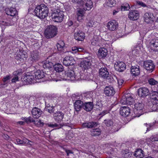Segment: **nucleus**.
Masks as SVG:
<instances>
[{"mask_svg": "<svg viewBox=\"0 0 158 158\" xmlns=\"http://www.w3.org/2000/svg\"><path fill=\"white\" fill-rule=\"evenodd\" d=\"M114 67L116 70L120 72H123L126 69V64L122 61H118L116 62Z\"/></svg>", "mask_w": 158, "mask_h": 158, "instance_id": "f8f14e48", "label": "nucleus"}, {"mask_svg": "<svg viewBox=\"0 0 158 158\" xmlns=\"http://www.w3.org/2000/svg\"><path fill=\"white\" fill-rule=\"evenodd\" d=\"M22 69H19L14 71L13 73V74L15 76L18 77V76H19L22 74Z\"/></svg>", "mask_w": 158, "mask_h": 158, "instance_id": "5fc2aeb1", "label": "nucleus"}, {"mask_svg": "<svg viewBox=\"0 0 158 158\" xmlns=\"http://www.w3.org/2000/svg\"><path fill=\"white\" fill-rule=\"evenodd\" d=\"M109 113V111L107 110H103L102 111L100 114H99V115H101V116L102 117L105 114L108 113Z\"/></svg>", "mask_w": 158, "mask_h": 158, "instance_id": "338daca9", "label": "nucleus"}, {"mask_svg": "<svg viewBox=\"0 0 158 158\" xmlns=\"http://www.w3.org/2000/svg\"><path fill=\"white\" fill-rule=\"evenodd\" d=\"M23 79V81H25L27 84L34 83L36 81L34 74H32L30 73L25 74Z\"/></svg>", "mask_w": 158, "mask_h": 158, "instance_id": "6e6552de", "label": "nucleus"}, {"mask_svg": "<svg viewBox=\"0 0 158 158\" xmlns=\"http://www.w3.org/2000/svg\"><path fill=\"white\" fill-rule=\"evenodd\" d=\"M18 54H16V53L15 54V58L18 60H19L20 61H22L23 60V58L22 56H19L18 55Z\"/></svg>", "mask_w": 158, "mask_h": 158, "instance_id": "680f3d73", "label": "nucleus"}, {"mask_svg": "<svg viewBox=\"0 0 158 158\" xmlns=\"http://www.w3.org/2000/svg\"><path fill=\"white\" fill-rule=\"evenodd\" d=\"M104 93L108 97L113 96L115 94V91L113 87L110 85L106 86L104 89Z\"/></svg>", "mask_w": 158, "mask_h": 158, "instance_id": "dca6fc26", "label": "nucleus"}, {"mask_svg": "<svg viewBox=\"0 0 158 158\" xmlns=\"http://www.w3.org/2000/svg\"><path fill=\"white\" fill-rule=\"evenodd\" d=\"M144 21L148 23H151L153 22V15L149 12L146 13L144 15Z\"/></svg>", "mask_w": 158, "mask_h": 158, "instance_id": "b1692460", "label": "nucleus"}, {"mask_svg": "<svg viewBox=\"0 0 158 158\" xmlns=\"http://www.w3.org/2000/svg\"><path fill=\"white\" fill-rule=\"evenodd\" d=\"M92 61V58L89 56L86 57L81 61L80 63V67L84 69H87L90 68L91 63Z\"/></svg>", "mask_w": 158, "mask_h": 158, "instance_id": "423d86ee", "label": "nucleus"}, {"mask_svg": "<svg viewBox=\"0 0 158 158\" xmlns=\"http://www.w3.org/2000/svg\"><path fill=\"white\" fill-rule=\"evenodd\" d=\"M131 153L128 150H124L122 151V156L125 158H129L131 157Z\"/></svg>", "mask_w": 158, "mask_h": 158, "instance_id": "58836bf2", "label": "nucleus"}, {"mask_svg": "<svg viewBox=\"0 0 158 158\" xmlns=\"http://www.w3.org/2000/svg\"><path fill=\"white\" fill-rule=\"evenodd\" d=\"M134 48L136 49H141L142 48H143V47L141 44H136Z\"/></svg>", "mask_w": 158, "mask_h": 158, "instance_id": "774afa93", "label": "nucleus"}, {"mask_svg": "<svg viewBox=\"0 0 158 158\" xmlns=\"http://www.w3.org/2000/svg\"><path fill=\"white\" fill-rule=\"evenodd\" d=\"M97 22L94 21L93 19H92L88 21L86 23V26L88 27H92L95 26V25Z\"/></svg>", "mask_w": 158, "mask_h": 158, "instance_id": "79ce46f5", "label": "nucleus"}, {"mask_svg": "<svg viewBox=\"0 0 158 158\" xmlns=\"http://www.w3.org/2000/svg\"><path fill=\"white\" fill-rule=\"evenodd\" d=\"M118 26V24L117 21L115 20H112L107 23L106 27L108 30L114 31L117 28Z\"/></svg>", "mask_w": 158, "mask_h": 158, "instance_id": "ddd939ff", "label": "nucleus"}, {"mask_svg": "<svg viewBox=\"0 0 158 158\" xmlns=\"http://www.w3.org/2000/svg\"><path fill=\"white\" fill-rule=\"evenodd\" d=\"M103 123L107 127L111 126L114 123L113 121L111 119H105Z\"/></svg>", "mask_w": 158, "mask_h": 158, "instance_id": "a18cd8bd", "label": "nucleus"}, {"mask_svg": "<svg viewBox=\"0 0 158 158\" xmlns=\"http://www.w3.org/2000/svg\"><path fill=\"white\" fill-rule=\"evenodd\" d=\"M134 156L137 158H142L144 156V152L141 149L138 148L135 151Z\"/></svg>", "mask_w": 158, "mask_h": 158, "instance_id": "c756f323", "label": "nucleus"}, {"mask_svg": "<svg viewBox=\"0 0 158 158\" xmlns=\"http://www.w3.org/2000/svg\"><path fill=\"white\" fill-rule=\"evenodd\" d=\"M93 2L91 0H83L80 4L82 6L84 10H89L93 7Z\"/></svg>", "mask_w": 158, "mask_h": 158, "instance_id": "1a4fd4ad", "label": "nucleus"}, {"mask_svg": "<svg viewBox=\"0 0 158 158\" xmlns=\"http://www.w3.org/2000/svg\"><path fill=\"white\" fill-rule=\"evenodd\" d=\"M6 13L8 15L11 16H15L17 14V11L15 8L10 7L6 10Z\"/></svg>", "mask_w": 158, "mask_h": 158, "instance_id": "2f4dec72", "label": "nucleus"}, {"mask_svg": "<svg viewBox=\"0 0 158 158\" xmlns=\"http://www.w3.org/2000/svg\"><path fill=\"white\" fill-rule=\"evenodd\" d=\"M47 60H49V62H50L51 63H52V64L53 66L56 64V59L54 56H49Z\"/></svg>", "mask_w": 158, "mask_h": 158, "instance_id": "a19ab883", "label": "nucleus"}, {"mask_svg": "<svg viewBox=\"0 0 158 158\" xmlns=\"http://www.w3.org/2000/svg\"><path fill=\"white\" fill-rule=\"evenodd\" d=\"M143 104L140 103H137L134 105V107L135 110V112L138 114V117L143 114Z\"/></svg>", "mask_w": 158, "mask_h": 158, "instance_id": "4468645a", "label": "nucleus"}, {"mask_svg": "<svg viewBox=\"0 0 158 158\" xmlns=\"http://www.w3.org/2000/svg\"><path fill=\"white\" fill-rule=\"evenodd\" d=\"M40 58V53L37 50L32 51L31 53V60L32 62H35Z\"/></svg>", "mask_w": 158, "mask_h": 158, "instance_id": "412c9836", "label": "nucleus"}, {"mask_svg": "<svg viewBox=\"0 0 158 158\" xmlns=\"http://www.w3.org/2000/svg\"><path fill=\"white\" fill-rule=\"evenodd\" d=\"M75 63L74 58L71 56L65 57L63 60V64L66 66L73 65Z\"/></svg>", "mask_w": 158, "mask_h": 158, "instance_id": "9b49d317", "label": "nucleus"}, {"mask_svg": "<svg viewBox=\"0 0 158 158\" xmlns=\"http://www.w3.org/2000/svg\"><path fill=\"white\" fill-rule=\"evenodd\" d=\"M70 67L68 69L65 71L64 73H62L60 76L61 78L63 80L74 81L77 80L78 78L75 75V73L73 69Z\"/></svg>", "mask_w": 158, "mask_h": 158, "instance_id": "f03ea898", "label": "nucleus"}, {"mask_svg": "<svg viewBox=\"0 0 158 158\" xmlns=\"http://www.w3.org/2000/svg\"><path fill=\"white\" fill-rule=\"evenodd\" d=\"M84 103L81 100H77L74 103V107L77 112L80 111L83 108Z\"/></svg>", "mask_w": 158, "mask_h": 158, "instance_id": "cd10ccee", "label": "nucleus"}, {"mask_svg": "<svg viewBox=\"0 0 158 158\" xmlns=\"http://www.w3.org/2000/svg\"><path fill=\"white\" fill-rule=\"evenodd\" d=\"M139 13L137 10H131L130 11L128 17L131 20H135L139 18Z\"/></svg>", "mask_w": 158, "mask_h": 158, "instance_id": "4be33fe9", "label": "nucleus"}, {"mask_svg": "<svg viewBox=\"0 0 158 158\" xmlns=\"http://www.w3.org/2000/svg\"><path fill=\"white\" fill-rule=\"evenodd\" d=\"M52 17L53 21L57 23H60L64 18V14L62 11L58 10L52 13Z\"/></svg>", "mask_w": 158, "mask_h": 158, "instance_id": "39448f33", "label": "nucleus"}, {"mask_svg": "<svg viewBox=\"0 0 158 158\" xmlns=\"http://www.w3.org/2000/svg\"><path fill=\"white\" fill-rule=\"evenodd\" d=\"M35 81L36 80L43 79L42 81H40L39 82L41 81L43 82L46 81L45 77L46 75H47L46 74L44 73L43 71H41L40 70H38L37 71L33 73Z\"/></svg>", "mask_w": 158, "mask_h": 158, "instance_id": "9d476101", "label": "nucleus"}, {"mask_svg": "<svg viewBox=\"0 0 158 158\" xmlns=\"http://www.w3.org/2000/svg\"><path fill=\"white\" fill-rule=\"evenodd\" d=\"M156 101L153 103L152 101L149 102L147 104V107L151 111H158Z\"/></svg>", "mask_w": 158, "mask_h": 158, "instance_id": "5701e85b", "label": "nucleus"}, {"mask_svg": "<svg viewBox=\"0 0 158 158\" xmlns=\"http://www.w3.org/2000/svg\"><path fill=\"white\" fill-rule=\"evenodd\" d=\"M81 96L78 95H76L75 94H73L71 98L73 101H77V100H80Z\"/></svg>", "mask_w": 158, "mask_h": 158, "instance_id": "864d4df0", "label": "nucleus"}, {"mask_svg": "<svg viewBox=\"0 0 158 158\" xmlns=\"http://www.w3.org/2000/svg\"><path fill=\"white\" fill-rule=\"evenodd\" d=\"M43 67L44 68H48V69H50L53 68V66L52 64V63H51L50 62H49V60H46V61L44 63Z\"/></svg>", "mask_w": 158, "mask_h": 158, "instance_id": "ea45409f", "label": "nucleus"}, {"mask_svg": "<svg viewBox=\"0 0 158 158\" xmlns=\"http://www.w3.org/2000/svg\"><path fill=\"white\" fill-rule=\"evenodd\" d=\"M25 122L27 123H31V122H35V120L32 118L30 116L28 118H26L25 119Z\"/></svg>", "mask_w": 158, "mask_h": 158, "instance_id": "13d9d810", "label": "nucleus"}, {"mask_svg": "<svg viewBox=\"0 0 158 158\" xmlns=\"http://www.w3.org/2000/svg\"><path fill=\"white\" fill-rule=\"evenodd\" d=\"M155 123V122H154L152 123H149V124H147V123L144 124L145 126L147 127L146 131H147L152 130L154 126Z\"/></svg>", "mask_w": 158, "mask_h": 158, "instance_id": "09e8293b", "label": "nucleus"}, {"mask_svg": "<svg viewBox=\"0 0 158 158\" xmlns=\"http://www.w3.org/2000/svg\"><path fill=\"white\" fill-rule=\"evenodd\" d=\"M81 51L84 52L85 53H89V52L87 51V50H82L81 51H80L79 50H71V51L69 52L73 54H76L78 53V52Z\"/></svg>", "mask_w": 158, "mask_h": 158, "instance_id": "4d7b16f0", "label": "nucleus"}, {"mask_svg": "<svg viewBox=\"0 0 158 158\" xmlns=\"http://www.w3.org/2000/svg\"><path fill=\"white\" fill-rule=\"evenodd\" d=\"M102 46V48H100L99 49H101V48L104 49H108L109 48H111L112 45L110 43H106V44H104Z\"/></svg>", "mask_w": 158, "mask_h": 158, "instance_id": "3c124183", "label": "nucleus"}, {"mask_svg": "<svg viewBox=\"0 0 158 158\" xmlns=\"http://www.w3.org/2000/svg\"><path fill=\"white\" fill-rule=\"evenodd\" d=\"M56 72H62L64 70V67L60 63L56 64L54 66H53Z\"/></svg>", "mask_w": 158, "mask_h": 158, "instance_id": "f704fd0d", "label": "nucleus"}, {"mask_svg": "<svg viewBox=\"0 0 158 158\" xmlns=\"http://www.w3.org/2000/svg\"><path fill=\"white\" fill-rule=\"evenodd\" d=\"M130 109L128 107L122 106L120 109V114L124 117H126L128 116L130 114Z\"/></svg>", "mask_w": 158, "mask_h": 158, "instance_id": "a211bd4d", "label": "nucleus"}, {"mask_svg": "<svg viewBox=\"0 0 158 158\" xmlns=\"http://www.w3.org/2000/svg\"><path fill=\"white\" fill-rule=\"evenodd\" d=\"M150 98L152 99L157 101L158 100V92L156 91H152L150 93Z\"/></svg>", "mask_w": 158, "mask_h": 158, "instance_id": "72a5a7b5", "label": "nucleus"}, {"mask_svg": "<svg viewBox=\"0 0 158 158\" xmlns=\"http://www.w3.org/2000/svg\"><path fill=\"white\" fill-rule=\"evenodd\" d=\"M74 37L76 40L82 41L84 39L85 35L84 33L82 31H79L74 33Z\"/></svg>", "mask_w": 158, "mask_h": 158, "instance_id": "bb28decb", "label": "nucleus"}, {"mask_svg": "<svg viewBox=\"0 0 158 158\" xmlns=\"http://www.w3.org/2000/svg\"><path fill=\"white\" fill-rule=\"evenodd\" d=\"M14 22L12 19L10 20L2 21L0 22V24L5 26H11L14 24Z\"/></svg>", "mask_w": 158, "mask_h": 158, "instance_id": "4c0bfd02", "label": "nucleus"}, {"mask_svg": "<svg viewBox=\"0 0 158 158\" xmlns=\"http://www.w3.org/2000/svg\"><path fill=\"white\" fill-rule=\"evenodd\" d=\"M31 113L33 117L35 118H38L43 114V111L36 107H34L32 110Z\"/></svg>", "mask_w": 158, "mask_h": 158, "instance_id": "aec40b11", "label": "nucleus"}, {"mask_svg": "<svg viewBox=\"0 0 158 158\" xmlns=\"http://www.w3.org/2000/svg\"><path fill=\"white\" fill-rule=\"evenodd\" d=\"M48 126L52 128H56V129L61 128L63 126L61 124H57L54 123H50L46 124Z\"/></svg>", "mask_w": 158, "mask_h": 158, "instance_id": "473e14b6", "label": "nucleus"}, {"mask_svg": "<svg viewBox=\"0 0 158 158\" xmlns=\"http://www.w3.org/2000/svg\"><path fill=\"white\" fill-rule=\"evenodd\" d=\"M83 109L87 111H91L93 109L94 105L93 102H87L84 103Z\"/></svg>", "mask_w": 158, "mask_h": 158, "instance_id": "c85d7f7f", "label": "nucleus"}, {"mask_svg": "<svg viewBox=\"0 0 158 158\" xmlns=\"http://www.w3.org/2000/svg\"><path fill=\"white\" fill-rule=\"evenodd\" d=\"M16 141L18 144H23L26 143L23 140L20 139H16Z\"/></svg>", "mask_w": 158, "mask_h": 158, "instance_id": "e2e57ef3", "label": "nucleus"}, {"mask_svg": "<svg viewBox=\"0 0 158 158\" xmlns=\"http://www.w3.org/2000/svg\"><path fill=\"white\" fill-rule=\"evenodd\" d=\"M57 31V28L55 26H48L44 31V36L47 39L52 38L56 35Z\"/></svg>", "mask_w": 158, "mask_h": 158, "instance_id": "7ed1b4c3", "label": "nucleus"}, {"mask_svg": "<svg viewBox=\"0 0 158 158\" xmlns=\"http://www.w3.org/2000/svg\"><path fill=\"white\" fill-rule=\"evenodd\" d=\"M115 2L114 0H107L105 4L107 6L112 7L115 4Z\"/></svg>", "mask_w": 158, "mask_h": 158, "instance_id": "37998d69", "label": "nucleus"}, {"mask_svg": "<svg viewBox=\"0 0 158 158\" xmlns=\"http://www.w3.org/2000/svg\"><path fill=\"white\" fill-rule=\"evenodd\" d=\"M138 94L141 97H145L149 95L150 92L149 89L146 87L139 88L138 90Z\"/></svg>", "mask_w": 158, "mask_h": 158, "instance_id": "f3484780", "label": "nucleus"}, {"mask_svg": "<svg viewBox=\"0 0 158 158\" xmlns=\"http://www.w3.org/2000/svg\"><path fill=\"white\" fill-rule=\"evenodd\" d=\"M98 124H99L97 122L94 121L87 122L82 124V128H92L96 127Z\"/></svg>", "mask_w": 158, "mask_h": 158, "instance_id": "6ab92c4d", "label": "nucleus"}, {"mask_svg": "<svg viewBox=\"0 0 158 158\" xmlns=\"http://www.w3.org/2000/svg\"><path fill=\"white\" fill-rule=\"evenodd\" d=\"M64 114V113L61 111H56L53 114V118L56 122L60 123L63 121Z\"/></svg>", "mask_w": 158, "mask_h": 158, "instance_id": "2eb2a0df", "label": "nucleus"}, {"mask_svg": "<svg viewBox=\"0 0 158 158\" xmlns=\"http://www.w3.org/2000/svg\"><path fill=\"white\" fill-rule=\"evenodd\" d=\"M99 73L100 76L104 79L107 78L109 74L107 69L106 67L102 68L100 69Z\"/></svg>", "mask_w": 158, "mask_h": 158, "instance_id": "393cba45", "label": "nucleus"}, {"mask_svg": "<svg viewBox=\"0 0 158 158\" xmlns=\"http://www.w3.org/2000/svg\"><path fill=\"white\" fill-rule=\"evenodd\" d=\"M77 11V19L78 21L80 22L84 17V15L85 13V11L83 9H80Z\"/></svg>", "mask_w": 158, "mask_h": 158, "instance_id": "7c9ffc66", "label": "nucleus"}, {"mask_svg": "<svg viewBox=\"0 0 158 158\" xmlns=\"http://www.w3.org/2000/svg\"><path fill=\"white\" fill-rule=\"evenodd\" d=\"M130 8V6L128 3H126L123 4L121 6V10L122 11H125V10H128Z\"/></svg>", "mask_w": 158, "mask_h": 158, "instance_id": "8fccbe9b", "label": "nucleus"}, {"mask_svg": "<svg viewBox=\"0 0 158 158\" xmlns=\"http://www.w3.org/2000/svg\"><path fill=\"white\" fill-rule=\"evenodd\" d=\"M101 130L99 128H97L93 129L92 131H91V135L92 136H98L101 134Z\"/></svg>", "mask_w": 158, "mask_h": 158, "instance_id": "e433bc0d", "label": "nucleus"}, {"mask_svg": "<svg viewBox=\"0 0 158 158\" xmlns=\"http://www.w3.org/2000/svg\"><path fill=\"white\" fill-rule=\"evenodd\" d=\"M140 73L139 67L138 65L132 66L131 68V73L133 77H135L139 75Z\"/></svg>", "mask_w": 158, "mask_h": 158, "instance_id": "a878e982", "label": "nucleus"}, {"mask_svg": "<svg viewBox=\"0 0 158 158\" xmlns=\"http://www.w3.org/2000/svg\"><path fill=\"white\" fill-rule=\"evenodd\" d=\"M150 46L152 48V46L155 47L157 49H158V39H154L151 41Z\"/></svg>", "mask_w": 158, "mask_h": 158, "instance_id": "c03bdc74", "label": "nucleus"}, {"mask_svg": "<svg viewBox=\"0 0 158 158\" xmlns=\"http://www.w3.org/2000/svg\"><path fill=\"white\" fill-rule=\"evenodd\" d=\"M24 50H17V51L16 52V53L17 54H18V55L19 56H23V57L25 58L26 56L25 53H26L25 52H24Z\"/></svg>", "mask_w": 158, "mask_h": 158, "instance_id": "603ef678", "label": "nucleus"}, {"mask_svg": "<svg viewBox=\"0 0 158 158\" xmlns=\"http://www.w3.org/2000/svg\"><path fill=\"white\" fill-rule=\"evenodd\" d=\"M148 82L151 85H154V87L157 84L158 82L153 78H150L148 80Z\"/></svg>", "mask_w": 158, "mask_h": 158, "instance_id": "49530a36", "label": "nucleus"}, {"mask_svg": "<svg viewBox=\"0 0 158 158\" xmlns=\"http://www.w3.org/2000/svg\"><path fill=\"white\" fill-rule=\"evenodd\" d=\"M65 123H63V126H70V125H71V124L70 122V120L69 119H67L66 120H65Z\"/></svg>", "mask_w": 158, "mask_h": 158, "instance_id": "052dcab7", "label": "nucleus"}, {"mask_svg": "<svg viewBox=\"0 0 158 158\" xmlns=\"http://www.w3.org/2000/svg\"><path fill=\"white\" fill-rule=\"evenodd\" d=\"M45 110L48 112L50 113H54V112L55 109L54 107L52 106L48 107L45 108Z\"/></svg>", "mask_w": 158, "mask_h": 158, "instance_id": "6e6d98bb", "label": "nucleus"}, {"mask_svg": "<svg viewBox=\"0 0 158 158\" xmlns=\"http://www.w3.org/2000/svg\"><path fill=\"white\" fill-rule=\"evenodd\" d=\"M120 102L122 105H131L134 104V100L130 94H127L122 96Z\"/></svg>", "mask_w": 158, "mask_h": 158, "instance_id": "20e7f679", "label": "nucleus"}, {"mask_svg": "<svg viewBox=\"0 0 158 158\" xmlns=\"http://www.w3.org/2000/svg\"><path fill=\"white\" fill-rule=\"evenodd\" d=\"M35 15L40 19H44L48 16V7L44 4L38 6L34 10Z\"/></svg>", "mask_w": 158, "mask_h": 158, "instance_id": "f257e3e1", "label": "nucleus"}, {"mask_svg": "<svg viewBox=\"0 0 158 158\" xmlns=\"http://www.w3.org/2000/svg\"><path fill=\"white\" fill-rule=\"evenodd\" d=\"M152 142L158 141V136H152L150 138Z\"/></svg>", "mask_w": 158, "mask_h": 158, "instance_id": "69168bd1", "label": "nucleus"}, {"mask_svg": "<svg viewBox=\"0 0 158 158\" xmlns=\"http://www.w3.org/2000/svg\"><path fill=\"white\" fill-rule=\"evenodd\" d=\"M11 78V75H9L6 76L5 77H4L3 79V81L5 83L7 81L9 80Z\"/></svg>", "mask_w": 158, "mask_h": 158, "instance_id": "0e129e2a", "label": "nucleus"}, {"mask_svg": "<svg viewBox=\"0 0 158 158\" xmlns=\"http://www.w3.org/2000/svg\"><path fill=\"white\" fill-rule=\"evenodd\" d=\"M56 47L57 49L59 48L64 49L65 48L64 46V43L62 40L58 41L56 44Z\"/></svg>", "mask_w": 158, "mask_h": 158, "instance_id": "de8ad7c7", "label": "nucleus"}, {"mask_svg": "<svg viewBox=\"0 0 158 158\" xmlns=\"http://www.w3.org/2000/svg\"><path fill=\"white\" fill-rule=\"evenodd\" d=\"M107 54V50H98V56L100 58L105 57Z\"/></svg>", "mask_w": 158, "mask_h": 158, "instance_id": "c9c22d12", "label": "nucleus"}, {"mask_svg": "<svg viewBox=\"0 0 158 158\" xmlns=\"http://www.w3.org/2000/svg\"><path fill=\"white\" fill-rule=\"evenodd\" d=\"M143 67L148 71L152 72L155 69V66L153 61L148 60L144 61Z\"/></svg>", "mask_w": 158, "mask_h": 158, "instance_id": "0eeeda50", "label": "nucleus"}, {"mask_svg": "<svg viewBox=\"0 0 158 158\" xmlns=\"http://www.w3.org/2000/svg\"><path fill=\"white\" fill-rule=\"evenodd\" d=\"M105 79H106L110 83L113 82L114 80L113 77L111 76L109 74L108 77L107 78H106Z\"/></svg>", "mask_w": 158, "mask_h": 158, "instance_id": "bf43d9fd", "label": "nucleus"}]
</instances>
